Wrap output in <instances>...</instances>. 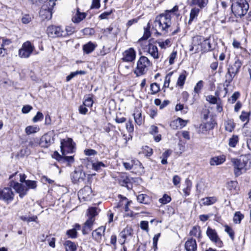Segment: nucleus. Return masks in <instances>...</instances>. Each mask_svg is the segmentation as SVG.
<instances>
[{
    "label": "nucleus",
    "mask_w": 251,
    "mask_h": 251,
    "mask_svg": "<svg viewBox=\"0 0 251 251\" xmlns=\"http://www.w3.org/2000/svg\"><path fill=\"white\" fill-rule=\"evenodd\" d=\"M157 43L161 49H166L171 45V41L170 39H168L164 41H158Z\"/></svg>",
    "instance_id": "nucleus-49"
},
{
    "label": "nucleus",
    "mask_w": 251,
    "mask_h": 251,
    "mask_svg": "<svg viewBox=\"0 0 251 251\" xmlns=\"http://www.w3.org/2000/svg\"><path fill=\"white\" fill-rule=\"evenodd\" d=\"M85 74V72L83 71H77L74 72H72L68 76L66 77V81H70L73 78L78 75H84Z\"/></svg>",
    "instance_id": "nucleus-47"
},
{
    "label": "nucleus",
    "mask_w": 251,
    "mask_h": 251,
    "mask_svg": "<svg viewBox=\"0 0 251 251\" xmlns=\"http://www.w3.org/2000/svg\"><path fill=\"white\" fill-rule=\"evenodd\" d=\"M32 19V17L29 14L23 15L22 18V22L24 24L29 23Z\"/></svg>",
    "instance_id": "nucleus-56"
},
{
    "label": "nucleus",
    "mask_w": 251,
    "mask_h": 251,
    "mask_svg": "<svg viewBox=\"0 0 251 251\" xmlns=\"http://www.w3.org/2000/svg\"><path fill=\"white\" fill-rule=\"evenodd\" d=\"M149 48L148 50V53L155 59H158L159 55L157 47L151 44L148 43Z\"/></svg>",
    "instance_id": "nucleus-22"
},
{
    "label": "nucleus",
    "mask_w": 251,
    "mask_h": 251,
    "mask_svg": "<svg viewBox=\"0 0 251 251\" xmlns=\"http://www.w3.org/2000/svg\"><path fill=\"white\" fill-rule=\"evenodd\" d=\"M84 176V174L81 171H75L71 174L72 180L74 183H77L82 181L83 179Z\"/></svg>",
    "instance_id": "nucleus-24"
},
{
    "label": "nucleus",
    "mask_w": 251,
    "mask_h": 251,
    "mask_svg": "<svg viewBox=\"0 0 251 251\" xmlns=\"http://www.w3.org/2000/svg\"><path fill=\"white\" fill-rule=\"evenodd\" d=\"M171 73L167 74L165 77L163 87L168 88L171 81Z\"/></svg>",
    "instance_id": "nucleus-60"
},
{
    "label": "nucleus",
    "mask_w": 251,
    "mask_h": 251,
    "mask_svg": "<svg viewBox=\"0 0 251 251\" xmlns=\"http://www.w3.org/2000/svg\"><path fill=\"white\" fill-rule=\"evenodd\" d=\"M251 155H241L239 158L231 159L235 176L238 177L245 173L251 167Z\"/></svg>",
    "instance_id": "nucleus-2"
},
{
    "label": "nucleus",
    "mask_w": 251,
    "mask_h": 251,
    "mask_svg": "<svg viewBox=\"0 0 251 251\" xmlns=\"http://www.w3.org/2000/svg\"><path fill=\"white\" fill-rule=\"evenodd\" d=\"M214 127V124L212 122H207L206 123L202 124L200 126V131L203 133L213 129Z\"/></svg>",
    "instance_id": "nucleus-28"
},
{
    "label": "nucleus",
    "mask_w": 251,
    "mask_h": 251,
    "mask_svg": "<svg viewBox=\"0 0 251 251\" xmlns=\"http://www.w3.org/2000/svg\"><path fill=\"white\" fill-rule=\"evenodd\" d=\"M150 89L151 91V94L152 95H154L160 91L159 85L157 83H151L150 85Z\"/></svg>",
    "instance_id": "nucleus-46"
},
{
    "label": "nucleus",
    "mask_w": 251,
    "mask_h": 251,
    "mask_svg": "<svg viewBox=\"0 0 251 251\" xmlns=\"http://www.w3.org/2000/svg\"><path fill=\"white\" fill-rule=\"evenodd\" d=\"M177 51L173 50L171 53L169 57V62L170 65H172L174 63L176 57Z\"/></svg>",
    "instance_id": "nucleus-58"
},
{
    "label": "nucleus",
    "mask_w": 251,
    "mask_h": 251,
    "mask_svg": "<svg viewBox=\"0 0 251 251\" xmlns=\"http://www.w3.org/2000/svg\"><path fill=\"white\" fill-rule=\"evenodd\" d=\"M243 218L244 215L240 212H236L233 217V221L235 224H240Z\"/></svg>",
    "instance_id": "nucleus-44"
},
{
    "label": "nucleus",
    "mask_w": 251,
    "mask_h": 251,
    "mask_svg": "<svg viewBox=\"0 0 251 251\" xmlns=\"http://www.w3.org/2000/svg\"><path fill=\"white\" fill-rule=\"evenodd\" d=\"M92 196V190L91 188L88 186H85L78 193V197L80 201H89L91 200Z\"/></svg>",
    "instance_id": "nucleus-14"
},
{
    "label": "nucleus",
    "mask_w": 251,
    "mask_h": 251,
    "mask_svg": "<svg viewBox=\"0 0 251 251\" xmlns=\"http://www.w3.org/2000/svg\"><path fill=\"white\" fill-rule=\"evenodd\" d=\"M187 77V73L185 71L182 72L178 78L176 84L181 88L183 87Z\"/></svg>",
    "instance_id": "nucleus-37"
},
{
    "label": "nucleus",
    "mask_w": 251,
    "mask_h": 251,
    "mask_svg": "<svg viewBox=\"0 0 251 251\" xmlns=\"http://www.w3.org/2000/svg\"><path fill=\"white\" fill-rule=\"evenodd\" d=\"M60 148L63 155L74 152L75 148L73 140L71 138L62 140L61 142Z\"/></svg>",
    "instance_id": "nucleus-9"
},
{
    "label": "nucleus",
    "mask_w": 251,
    "mask_h": 251,
    "mask_svg": "<svg viewBox=\"0 0 251 251\" xmlns=\"http://www.w3.org/2000/svg\"><path fill=\"white\" fill-rule=\"evenodd\" d=\"M132 235V230L130 227H126L120 233V236L123 239V241H121V244H124L126 242V239H128Z\"/></svg>",
    "instance_id": "nucleus-21"
},
{
    "label": "nucleus",
    "mask_w": 251,
    "mask_h": 251,
    "mask_svg": "<svg viewBox=\"0 0 251 251\" xmlns=\"http://www.w3.org/2000/svg\"><path fill=\"white\" fill-rule=\"evenodd\" d=\"M240 94L239 92H235L231 97L228 99V100L231 103H234L237 99L239 97Z\"/></svg>",
    "instance_id": "nucleus-62"
},
{
    "label": "nucleus",
    "mask_w": 251,
    "mask_h": 251,
    "mask_svg": "<svg viewBox=\"0 0 251 251\" xmlns=\"http://www.w3.org/2000/svg\"><path fill=\"white\" fill-rule=\"evenodd\" d=\"M15 191L19 194V196L22 198L24 196L26 195L28 188L26 187L23 184L19 183L18 182H13V184L10 185Z\"/></svg>",
    "instance_id": "nucleus-17"
},
{
    "label": "nucleus",
    "mask_w": 251,
    "mask_h": 251,
    "mask_svg": "<svg viewBox=\"0 0 251 251\" xmlns=\"http://www.w3.org/2000/svg\"><path fill=\"white\" fill-rule=\"evenodd\" d=\"M96 46L97 45L91 42H89L83 45V50L84 52L88 54L92 52L95 50Z\"/></svg>",
    "instance_id": "nucleus-34"
},
{
    "label": "nucleus",
    "mask_w": 251,
    "mask_h": 251,
    "mask_svg": "<svg viewBox=\"0 0 251 251\" xmlns=\"http://www.w3.org/2000/svg\"><path fill=\"white\" fill-rule=\"evenodd\" d=\"M249 115L250 113L242 111L241 115L240 116V119L242 122L246 121V123L245 124L244 126L247 125L248 123L250 122Z\"/></svg>",
    "instance_id": "nucleus-48"
},
{
    "label": "nucleus",
    "mask_w": 251,
    "mask_h": 251,
    "mask_svg": "<svg viewBox=\"0 0 251 251\" xmlns=\"http://www.w3.org/2000/svg\"><path fill=\"white\" fill-rule=\"evenodd\" d=\"M211 50L212 46L209 38H205L199 35L192 38V44L189 49L190 51H194L196 53L200 51L205 52Z\"/></svg>",
    "instance_id": "nucleus-3"
},
{
    "label": "nucleus",
    "mask_w": 251,
    "mask_h": 251,
    "mask_svg": "<svg viewBox=\"0 0 251 251\" xmlns=\"http://www.w3.org/2000/svg\"><path fill=\"white\" fill-rule=\"evenodd\" d=\"M206 100L211 104L217 103L219 100H220L218 99L216 97L212 95H208L206 96Z\"/></svg>",
    "instance_id": "nucleus-53"
},
{
    "label": "nucleus",
    "mask_w": 251,
    "mask_h": 251,
    "mask_svg": "<svg viewBox=\"0 0 251 251\" xmlns=\"http://www.w3.org/2000/svg\"><path fill=\"white\" fill-rule=\"evenodd\" d=\"M84 153L86 155L91 156L97 154V152L93 149H86L84 150Z\"/></svg>",
    "instance_id": "nucleus-64"
},
{
    "label": "nucleus",
    "mask_w": 251,
    "mask_h": 251,
    "mask_svg": "<svg viewBox=\"0 0 251 251\" xmlns=\"http://www.w3.org/2000/svg\"><path fill=\"white\" fill-rule=\"evenodd\" d=\"M171 201V198L166 194H164L163 197L159 200V202L162 204H166L169 203Z\"/></svg>",
    "instance_id": "nucleus-52"
},
{
    "label": "nucleus",
    "mask_w": 251,
    "mask_h": 251,
    "mask_svg": "<svg viewBox=\"0 0 251 251\" xmlns=\"http://www.w3.org/2000/svg\"><path fill=\"white\" fill-rule=\"evenodd\" d=\"M150 23L148 24V27L144 29V33L143 37L139 39L138 43L140 44H142L143 42L145 41V43H147V42L146 40L151 36V32L149 30Z\"/></svg>",
    "instance_id": "nucleus-32"
},
{
    "label": "nucleus",
    "mask_w": 251,
    "mask_h": 251,
    "mask_svg": "<svg viewBox=\"0 0 251 251\" xmlns=\"http://www.w3.org/2000/svg\"><path fill=\"white\" fill-rule=\"evenodd\" d=\"M55 134L53 131L49 132L42 136L40 145L44 148H48L54 143Z\"/></svg>",
    "instance_id": "nucleus-12"
},
{
    "label": "nucleus",
    "mask_w": 251,
    "mask_h": 251,
    "mask_svg": "<svg viewBox=\"0 0 251 251\" xmlns=\"http://www.w3.org/2000/svg\"><path fill=\"white\" fill-rule=\"evenodd\" d=\"M61 161L63 162H67V164L70 166L74 162V158L73 156H65L63 155Z\"/></svg>",
    "instance_id": "nucleus-50"
},
{
    "label": "nucleus",
    "mask_w": 251,
    "mask_h": 251,
    "mask_svg": "<svg viewBox=\"0 0 251 251\" xmlns=\"http://www.w3.org/2000/svg\"><path fill=\"white\" fill-rule=\"evenodd\" d=\"M105 230V227L103 226H101L94 230L92 233L93 239H94L96 242L100 243L102 240V236L104 234Z\"/></svg>",
    "instance_id": "nucleus-18"
},
{
    "label": "nucleus",
    "mask_w": 251,
    "mask_h": 251,
    "mask_svg": "<svg viewBox=\"0 0 251 251\" xmlns=\"http://www.w3.org/2000/svg\"><path fill=\"white\" fill-rule=\"evenodd\" d=\"M225 231L228 234L232 240L234 239V232L233 230L227 225L225 226Z\"/></svg>",
    "instance_id": "nucleus-51"
},
{
    "label": "nucleus",
    "mask_w": 251,
    "mask_h": 251,
    "mask_svg": "<svg viewBox=\"0 0 251 251\" xmlns=\"http://www.w3.org/2000/svg\"><path fill=\"white\" fill-rule=\"evenodd\" d=\"M99 209L96 207H91L88 209V216L89 218H95V217L98 214Z\"/></svg>",
    "instance_id": "nucleus-45"
},
{
    "label": "nucleus",
    "mask_w": 251,
    "mask_h": 251,
    "mask_svg": "<svg viewBox=\"0 0 251 251\" xmlns=\"http://www.w3.org/2000/svg\"><path fill=\"white\" fill-rule=\"evenodd\" d=\"M206 234L210 240L217 247H222L223 246V243L215 229L208 226L207 228Z\"/></svg>",
    "instance_id": "nucleus-8"
},
{
    "label": "nucleus",
    "mask_w": 251,
    "mask_h": 251,
    "mask_svg": "<svg viewBox=\"0 0 251 251\" xmlns=\"http://www.w3.org/2000/svg\"><path fill=\"white\" fill-rule=\"evenodd\" d=\"M242 66V63L238 58H235L234 62L230 64L227 69V72L226 75L225 82L226 86L232 82L233 78L239 73Z\"/></svg>",
    "instance_id": "nucleus-4"
},
{
    "label": "nucleus",
    "mask_w": 251,
    "mask_h": 251,
    "mask_svg": "<svg viewBox=\"0 0 251 251\" xmlns=\"http://www.w3.org/2000/svg\"><path fill=\"white\" fill-rule=\"evenodd\" d=\"M43 114L40 112H38L36 115L33 118L32 121L34 123H36L39 121H41L43 119Z\"/></svg>",
    "instance_id": "nucleus-59"
},
{
    "label": "nucleus",
    "mask_w": 251,
    "mask_h": 251,
    "mask_svg": "<svg viewBox=\"0 0 251 251\" xmlns=\"http://www.w3.org/2000/svg\"><path fill=\"white\" fill-rule=\"evenodd\" d=\"M192 3L194 5H197L200 8L202 9L207 6L208 0H193Z\"/></svg>",
    "instance_id": "nucleus-41"
},
{
    "label": "nucleus",
    "mask_w": 251,
    "mask_h": 251,
    "mask_svg": "<svg viewBox=\"0 0 251 251\" xmlns=\"http://www.w3.org/2000/svg\"><path fill=\"white\" fill-rule=\"evenodd\" d=\"M35 49L34 46L28 41L24 42L19 49L18 55L20 58H27L32 53Z\"/></svg>",
    "instance_id": "nucleus-7"
},
{
    "label": "nucleus",
    "mask_w": 251,
    "mask_h": 251,
    "mask_svg": "<svg viewBox=\"0 0 251 251\" xmlns=\"http://www.w3.org/2000/svg\"><path fill=\"white\" fill-rule=\"evenodd\" d=\"M95 222V218H88L84 224L82 228V233L83 234H88L89 231L92 229V227Z\"/></svg>",
    "instance_id": "nucleus-20"
},
{
    "label": "nucleus",
    "mask_w": 251,
    "mask_h": 251,
    "mask_svg": "<svg viewBox=\"0 0 251 251\" xmlns=\"http://www.w3.org/2000/svg\"><path fill=\"white\" fill-rule=\"evenodd\" d=\"M55 2L52 0H50L47 2V5H49L51 7H47L44 5L43 6L39 12L40 16L43 20L48 19L49 20L52 16V8L55 5Z\"/></svg>",
    "instance_id": "nucleus-11"
},
{
    "label": "nucleus",
    "mask_w": 251,
    "mask_h": 251,
    "mask_svg": "<svg viewBox=\"0 0 251 251\" xmlns=\"http://www.w3.org/2000/svg\"><path fill=\"white\" fill-rule=\"evenodd\" d=\"M86 14L85 13L80 12L78 9H77L76 13L72 18V21L74 23H79L86 17Z\"/></svg>",
    "instance_id": "nucleus-29"
},
{
    "label": "nucleus",
    "mask_w": 251,
    "mask_h": 251,
    "mask_svg": "<svg viewBox=\"0 0 251 251\" xmlns=\"http://www.w3.org/2000/svg\"><path fill=\"white\" fill-rule=\"evenodd\" d=\"M151 65V62L148 57L144 56H141L137 62L136 67L134 71V74L137 76L144 75Z\"/></svg>",
    "instance_id": "nucleus-5"
},
{
    "label": "nucleus",
    "mask_w": 251,
    "mask_h": 251,
    "mask_svg": "<svg viewBox=\"0 0 251 251\" xmlns=\"http://www.w3.org/2000/svg\"><path fill=\"white\" fill-rule=\"evenodd\" d=\"M138 202L144 204H149L151 201L150 198L146 194H140L137 197Z\"/></svg>",
    "instance_id": "nucleus-36"
},
{
    "label": "nucleus",
    "mask_w": 251,
    "mask_h": 251,
    "mask_svg": "<svg viewBox=\"0 0 251 251\" xmlns=\"http://www.w3.org/2000/svg\"><path fill=\"white\" fill-rule=\"evenodd\" d=\"M18 176L20 178V181L21 182H24L26 185V187L29 189H35L37 187V182L36 181L31 180H25L26 176L24 174H20L18 175L17 173H15L10 176L9 178L12 179L14 176Z\"/></svg>",
    "instance_id": "nucleus-13"
},
{
    "label": "nucleus",
    "mask_w": 251,
    "mask_h": 251,
    "mask_svg": "<svg viewBox=\"0 0 251 251\" xmlns=\"http://www.w3.org/2000/svg\"><path fill=\"white\" fill-rule=\"evenodd\" d=\"M185 248L187 251H196L197 246L196 240L192 238L188 239L185 242Z\"/></svg>",
    "instance_id": "nucleus-23"
},
{
    "label": "nucleus",
    "mask_w": 251,
    "mask_h": 251,
    "mask_svg": "<svg viewBox=\"0 0 251 251\" xmlns=\"http://www.w3.org/2000/svg\"><path fill=\"white\" fill-rule=\"evenodd\" d=\"M65 251H75L77 249L76 245L69 240L66 241L64 243Z\"/></svg>",
    "instance_id": "nucleus-33"
},
{
    "label": "nucleus",
    "mask_w": 251,
    "mask_h": 251,
    "mask_svg": "<svg viewBox=\"0 0 251 251\" xmlns=\"http://www.w3.org/2000/svg\"><path fill=\"white\" fill-rule=\"evenodd\" d=\"M133 115L135 123L139 126L141 125L144 122V118L142 117L141 110L139 109H136Z\"/></svg>",
    "instance_id": "nucleus-25"
},
{
    "label": "nucleus",
    "mask_w": 251,
    "mask_h": 251,
    "mask_svg": "<svg viewBox=\"0 0 251 251\" xmlns=\"http://www.w3.org/2000/svg\"><path fill=\"white\" fill-rule=\"evenodd\" d=\"M249 8V4L246 0H237L231 6L233 13L236 17H239L245 15Z\"/></svg>",
    "instance_id": "nucleus-6"
},
{
    "label": "nucleus",
    "mask_w": 251,
    "mask_h": 251,
    "mask_svg": "<svg viewBox=\"0 0 251 251\" xmlns=\"http://www.w3.org/2000/svg\"><path fill=\"white\" fill-rule=\"evenodd\" d=\"M200 11V9L197 7H194L191 10L188 24H191L192 22L197 18Z\"/></svg>",
    "instance_id": "nucleus-35"
},
{
    "label": "nucleus",
    "mask_w": 251,
    "mask_h": 251,
    "mask_svg": "<svg viewBox=\"0 0 251 251\" xmlns=\"http://www.w3.org/2000/svg\"><path fill=\"white\" fill-rule=\"evenodd\" d=\"M187 123L188 121L178 118L171 123L170 126L173 129H181L185 126Z\"/></svg>",
    "instance_id": "nucleus-19"
},
{
    "label": "nucleus",
    "mask_w": 251,
    "mask_h": 251,
    "mask_svg": "<svg viewBox=\"0 0 251 251\" xmlns=\"http://www.w3.org/2000/svg\"><path fill=\"white\" fill-rule=\"evenodd\" d=\"M93 103V100L92 98H88L85 99L83 102V105L87 107H91Z\"/></svg>",
    "instance_id": "nucleus-63"
},
{
    "label": "nucleus",
    "mask_w": 251,
    "mask_h": 251,
    "mask_svg": "<svg viewBox=\"0 0 251 251\" xmlns=\"http://www.w3.org/2000/svg\"><path fill=\"white\" fill-rule=\"evenodd\" d=\"M216 201L217 199L215 197H206L201 200L200 205L208 206L214 204Z\"/></svg>",
    "instance_id": "nucleus-26"
},
{
    "label": "nucleus",
    "mask_w": 251,
    "mask_h": 251,
    "mask_svg": "<svg viewBox=\"0 0 251 251\" xmlns=\"http://www.w3.org/2000/svg\"><path fill=\"white\" fill-rule=\"evenodd\" d=\"M186 183L187 186L185 188L183 189V192L185 194V195L186 196H189L190 194V189H191V183L189 180H187L186 181Z\"/></svg>",
    "instance_id": "nucleus-57"
},
{
    "label": "nucleus",
    "mask_w": 251,
    "mask_h": 251,
    "mask_svg": "<svg viewBox=\"0 0 251 251\" xmlns=\"http://www.w3.org/2000/svg\"><path fill=\"white\" fill-rule=\"evenodd\" d=\"M190 235L192 236L196 237L199 238L201 237V230L199 226H194L190 231Z\"/></svg>",
    "instance_id": "nucleus-38"
},
{
    "label": "nucleus",
    "mask_w": 251,
    "mask_h": 251,
    "mask_svg": "<svg viewBox=\"0 0 251 251\" xmlns=\"http://www.w3.org/2000/svg\"><path fill=\"white\" fill-rule=\"evenodd\" d=\"M136 51L133 48H130L123 53L122 60L125 62H132L136 57Z\"/></svg>",
    "instance_id": "nucleus-16"
},
{
    "label": "nucleus",
    "mask_w": 251,
    "mask_h": 251,
    "mask_svg": "<svg viewBox=\"0 0 251 251\" xmlns=\"http://www.w3.org/2000/svg\"><path fill=\"white\" fill-rule=\"evenodd\" d=\"M226 161V156L224 155L215 156L211 158L210 161L211 165H219Z\"/></svg>",
    "instance_id": "nucleus-27"
},
{
    "label": "nucleus",
    "mask_w": 251,
    "mask_h": 251,
    "mask_svg": "<svg viewBox=\"0 0 251 251\" xmlns=\"http://www.w3.org/2000/svg\"><path fill=\"white\" fill-rule=\"evenodd\" d=\"M47 32L48 36L51 38L66 36L65 31L60 26H49L47 28Z\"/></svg>",
    "instance_id": "nucleus-10"
},
{
    "label": "nucleus",
    "mask_w": 251,
    "mask_h": 251,
    "mask_svg": "<svg viewBox=\"0 0 251 251\" xmlns=\"http://www.w3.org/2000/svg\"><path fill=\"white\" fill-rule=\"evenodd\" d=\"M14 193L10 188L0 189V200L7 202L11 201L14 198Z\"/></svg>",
    "instance_id": "nucleus-15"
},
{
    "label": "nucleus",
    "mask_w": 251,
    "mask_h": 251,
    "mask_svg": "<svg viewBox=\"0 0 251 251\" xmlns=\"http://www.w3.org/2000/svg\"><path fill=\"white\" fill-rule=\"evenodd\" d=\"M160 236V233H158L155 235L153 238V248L154 249V251H155L157 248V242Z\"/></svg>",
    "instance_id": "nucleus-61"
},
{
    "label": "nucleus",
    "mask_w": 251,
    "mask_h": 251,
    "mask_svg": "<svg viewBox=\"0 0 251 251\" xmlns=\"http://www.w3.org/2000/svg\"><path fill=\"white\" fill-rule=\"evenodd\" d=\"M80 228V226L78 224H76L75 225L74 228L69 229L67 231V235L69 237L75 238L77 236V231L79 230Z\"/></svg>",
    "instance_id": "nucleus-30"
},
{
    "label": "nucleus",
    "mask_w": 251,
    "mask_h": 251,
    "mask_svg": "<svg viewBox=\"0 0 251 251\" xmlns=\"http://www.w3.org/2000/svg\"><path fill=\"white\" fill-rule=\"evenodd\" d=\"M225 127L226 131L231 132L235 127V124L232 120H227L225 123Z\"/></svg>",
    "instance_id": "nucleus-42"
},
{
    "label": "nucleus",
    "mask_w": 251,
    "mask_h": 251,
    "mask_svg": "<svg viewBox=\"0 0 251 251\" xmlns=\"http://www.w3.org/2000/svg\"><path fill=\"white\" fill-rule=\"evenodd\" d=\"M40 130V127L36 125L28 126L25 128V133L26 135L35 134Z\"/></svg>",
    "instance_id": "nucleus-31"
},
{
    "label": "nucleus",
    "mask_w": 251,
    "mask_h": 251,
    "mask_svg": "<svg viewBox=\"0 0 251 251\" xmlns=\"http://www.w3.org/2000/svg\"><path fill=\"white\" fill-rule=\"evenodd\" d=\"M133 164L139 165L140 167L143 168L142 164L138 160H132L131 163L129 162H124L123 163L124 166L127 170L131 169Z\"/></svg>",
    "instance_id": "nucleus-40"
},
{
    "label": "nucleus",
    "mask_w": 251,
    "mask_h": 251,
    "mask_svg": "<svg viewBox=\"0 0 251 251\" xmlns=\"http://www.w3.org/2000/svg\"><path fill=\"white\" fill-rule=\"evenodd\" d=\"M178 10V6L176 5L172 9L166 10L155 17L151 25L157 34H165L168 32L172 25V13L177 11Z\"/></svg>",
    "instance_id": "nucleus-1"
},
{
    "label": "nucleus",
    "mask_w": 251,
    "mask_h": 251,
    "mask_svg": "<svg viewBox=\"0 0 251 251\" xmlns=\"http://www.w3.org/2000/svg\"><path fill=\"white\" fill-rule=\"evenodd\" d=\"M238 183L235 181H231L227 183V187L231 191H236Z\"/></svg>",
    "instance_id": "nucleus-55"
},
{
    "label": "nucleus",
    "mask_w": 251,
    "mask_h": 251,
    "mask_svg": "<svg viewBox=\"0 0 251 251\" xmlns=\"http://www.w3.org/2000/svg\"><path fill=\"white\" fill-rule=\"evenodd\" d=\"M239 142V137L237 135H233L229 138L228 145L232 148H235Z\"/></svg>",
    "instance_id": "nucleus-43"
},
{
    "label": "nucleus",
    "mask_w": 251,
    "mask_h": 251,
    "mask_svg": "<svg viewBox=\"0 0 251 251\" xmlns=\"http://www.w3.org/2000/svg\"><path fill=\"white\" fill-rule=\"evenodd\" d=\"M203 86V82L202 80H200L194 87V91L197 94H199Z\"/></svg>",
    "instance_id": "nucleus-54"
},
{
    "label": "nucleus",
    "mask_w": 251,
    "mask_h": 251,
    "mask_svg": "<svg viewBox=\"0 0 251 251\" xmlns=\"http://www.w3.org/2000/svg\"><path fill=\"white\" fill-rule=\"evenodd\" d=\"M92 169L97 172L101 170V168L106 167V164L101 161H96L92 163Z\"/></svg>",
    "instance_id": "nucleus-39"
}]
</instances>
